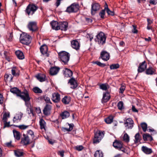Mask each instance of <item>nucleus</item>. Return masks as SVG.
Listing matches in <instances>:
<instances>
[{"mask_svg": "<svg viewBox=\"0 0 157 157\" xmlns=\"http://www.w3.org/2000/svg\"><path fill=\"white\" fill-rule=\"evenodd\" d=\"M23 137L22 138L21 143L24 145H26L30 143V140L29 136L24 134L23 135Z\"/></svg>", "mask_w": 157, "mask_h": 157, "instance_id": "4468645a", "label": "nucleus"}, {"mask_svg": "<svg viewBox=\"0 0 157 157\" xmlns=\"http://www.w3.org/2000/svg\"><path fill=\"white\" fill-rule=\"evenodd\" d=\"M39 124L40 125L41 129H45V128L46 126V123L43 119L41 118L40 119Z\"/></svg>", "mask_w": 157, "mask_h": 157, "instance_id": "473e14b6", "label": "nucleus"}, {"mask_svg": "<svg viewBox=\"0 0 157 157\" xmlns=\"http://www.w3.org/2000/svg\"><path fill=\"white\" fill-rule=\"evenodd\" d=\"M29 109L30 110V112H28V113L29 114H32L33 116H34L35 115L34 113H33V110L32 108H29Z\"/></svg>", "mask_w": 157, "mask_h": 157, "instance_id": "338daca9", "label": "nucleus"}, {"mask_svg": "<svg viewBox=\"0 0 157 157\" xmlns=\"http://www.w3.org/2000/svg\"><path fill=\"white\" fill-rule=\"evenodd\" d=\"M105 9L102 10L99 13V15L101 18H104L105 15Z\"/></svg>", "mask_w": 157, "mask_h": 157, "instance_id": "5fc2aeb1", "label": "nucleus"}, {"mask_svg": "<svg viewBox=\"0 0 157 157\" xmlns=\"http://www.w3.org/2000/svg\"><path fill=\"white\" fill-rule=\"evenodd\" d=\"M71 44L72 48L76 50H77L79 49L80 45L78 41L74 40L71 42Z\"/></svg>", "mask_w": 157, "mask_h": 157, "instance_id": "412c9836", "label": "nucleus"}, {"mask_svg": "<svg viewBox=\"0 0 157 157\" xmlns=\"http://www.w3.org/2000/svg\"><path fill=\"white\" fill-rule=\"evenodd\" d=\"M113 117L112 116H110L105 120V122L108 124H110L113 121Z\"/></svg>", "mask_w": 157, "mask_h": 157, "instance_id": "a19ab883", "label": "nucleus"}, {"mask_svg": "<svg viewBox=\"0 0 157 157\" xmlns=\"http://www.w3.org/2000/svg\"><path fill=\"white\" fill-rule=\"evenodd\" d=\"M113 146L116 149L125 152L126 150L123 146L122 143L119 141L115 140L113 143Z\"/></svg>", "mask_w": 157, "mask_h": 157, "instance_id": "0eeeda50", "label": "nucleus"}, {"mask_svg": "<svg viewBox=\"0 0 157 157\" xmlns=\"http://www.w3.org/2000/svg\"><path fill=\"white\" fill-rule=\"evenodd\" d=\"M36 78L40 82L44 81L45 80V75L44 74H38L36 76Z\"/></svg>", "mask_w": 157, "mask_h": 157, "instance_id": "7c9ffc66", "label": "nucleus"}, {"mask_svg": "<svg viewBox=\"0 0 157 157\" xmlns=\"http://www.w3.org/2000/svg\"><path fill=\"white\" fill-rule=\"evenodd\" d=\"M141 140V137L140 136V134L139 133H136L135 136L134 143L135 144H138L140 142Z\"/></svg>", "mask_w": 157, "mask_h": 157, "instance_id": "c9c22d12", "label": "nucleus"}, {"mask_svg": "<svg viewBox=\"0 0 157 157\" xmlns=\"http://www.w3.org/2000/svg\"><path fill=\"white\" fill-rule=\"evenodd\" d=\"M15 54L18 59H23L25 58V56L23 52L20 50H17L15 52Z\"/></svg>", "mask_w": 157, "mask_h": 157, "instance_id": "a878e982", "label": "nucleus"}, {"mask_svg": "<svg viewBox=\"0 0 157 157\" xmlns=\"http://www.w3.org/2000/svg\"><path fill=\"white\" fill-rule=\"evenodd\" d=\"M62 101L64 104H68L71 101V98L69 96H65L62 99Z\"/></svg>", "mask_w": 157, "mask_h": 157, "instance_id": "2f4dec72", "label": "nucleus"}, {"mask_svg": "<svg viewBox=\"0 0 157 157\" xmlns=\"http://www.w3.org/2000/svg\"><path fill=\"white\" fill-rule=\"evenodd\" d=\"M64 74L65 77H70L72 76L73 73L72 71L70 70L66 69Z\"/></svg>", "mask_w": 157, "mask_h": 157, "instance_id": "c85d7f7f", "label": "nucleus"}, {"mask_svg": "<svg viewBox=\"0 0 157 157\" xmlns=\"http://www.w3.org/2000/svg\"><path fill=\"white\" fill-rule=\"evenodd\" d=\"M94 156L95 157H103V154L101 151L97 150L95 152Z\"/></svg>", "mask_w": 157, "mask_h": 157, "instance_id": "58836bf2", "label": "nucleus"}, {"mask_svg": "<svg viewBox=\"0 0 157 157\" xmlns=\"http://www.w3.org/2000/svg\"><path fill=\"white\" fill-rule=\"evenodd\" d=\"M68 125L69 126V128H66L63 127L62 130H66L68 132H69L71 131L73 128L74 124H69L68 123Z\"/></svg>", "mask_w": 157, "mask_h": 157, "instance_id": "4c0bfd02", "label": "nucleus"}, {"mask_svg": "<svg viewBox=\"0 0 157 157\" xmlns=\"http://www.w3.org/2000/svg\"><path fill=\"white\" fill-rule=\"evenodd\" d=\"M13 38V35L12 33H8L6 36L7 40L9 41H11L12 40Z\"/></svg>", "mask_w": 157, "mask_h": 157, "instance_id": "37998d69", "label": "nucleus"}, {"mask_svg": "<svg viewBox=\"0 0 157 157\" xmlns=\"http://www.w3.org/2000/svg\"><path fill=\"white\" fill-rule=\"evenodd\" d=\"M38 7L34 4L29 5L26 10V13L29 15H32L37 10Z\"/></svg>", "mask_w": 157, "mask_h": 157, "instance_id": "39448f33", "label": "nucleus"}, {"mask_svg": "<svg viewBox=\"0 0 157 157\" xmlns=\"http://www.w3.org/2000/svg\"><path fill=\"white\" fill-rule=\"evenodd\" d=\"M68 27V23L66 22H59V28L62 30L66 31Z\"/></svg>", "mask_w": 157, "mask_h": 157, "instance_id": "4be33fe9", "label": "nucleus"}, {"mask_svg": "<svg viewBox=\"0 0 157 157\" xmlns=\"http://www.w3.org/2000/svg\"><path fill=\"white\" fill-rule=\"evenodd\" d=\"M4 122V128H5L6 127H9L10 126V122H7V121H3Z\"/></svg>", "mask_w": 157, "mask_h": 157, "instance_id": "13d9d810", "label": "nucleus"}, {"mask_svg": "<svg viewBox=\"0 0 157 157\" xmlns=\"http://www.w3.org/2000/svg\"><path fill=\"white\" fill-rule=\"evenodd\" d=\"M125 90V86H123L121 87L120 88V91L119 92L121 93H123L124 91Z\"/></svg>", "mask_w": 157, "mask_h": 157, "instance_id": "052dcab7", "label": "nucleus"}, {"mask_svg": "<svg viewBox=\"0 0 157 157\" xmlns=\"http://www.w3.org/2000/svg\"><path fill=\"white\" fill-rule=\"evenodd\" d=\"M110 96L108 92H106L103 94L102 102H106L109 99Z\"/></svg>", "mask_w": 157, "mask_h": 157, "instance_id": "bb28decb", "label": "nucleus"}, {"mask_svg": "<svg viewBox=\"0 0 157 157\" xmlns=\"http://www.w3.org/2000/svg\"><path fill=\"white\" fill-rule=\"evenodd\" d=\"M68 83L70 84L71 86V88L72 89H74L77 86V83L75 78H71L69 80Z\"/></svg>", "mask_w": 157, "mask_h": 157, "instance_id": "aec40b11", "label": "nucleus"}, {"mask_svg": "<svg viewBox=\"0 0 157 157\" xmlns=\"http://www.w3.org/2000/svg\"><path fill=\"white\" fill-rule=\"evenodd\" d=\"M64 151H59L58 152V154L60 155L61 157H63L64 156Z\"/></svg>", "mask_w": 157, "mask_h": 157, "instance_id": "774afa93", "label": "nucleus"}, {"mask_svg": "<svg viewBox=\"0 0 157 157\" xmlns=\"http://www.w3.org/2000/svg\"><path fill=\"white\" fill-rule=\"evenodd\" d=\"M15 155L17 157H19L22 156L23 154V152L20 151L19 150H17L14 151Z\"/></svg>", "mask_w": 157, "mask_h": 157, "instance_id": "c03bdc74", "label": "nucleus"}, {"mask_svg": "<svg viewBox=\"0 0 157 157\" xmlns=\"http://www.w3.org/2000/svg\"><path fill=\"white\" fill-rule=\"evenodd\" d=\"M28 126H29L28 125H21L17 126V127L21 129H25L27 128L28 127Z\"/></svg>", "mask_w": 157, "mask_h": 157, "instance_id": "6e6d98bb", "label": "nucleus"}, {"mask_svg": "<svg viewBox=\"0 0 157 157\" xmlns=\"http://www.w3.org/2000/svg\"><path fill=\"white\" fill-rule=\"evenodd\" d=\"M52 99L55 102H58L60 100V94L57 92L53 93L52 96Z\"/></svg>", "mask_w": 157, "mask_h": 157, "instance_id": "6ab92c4d", "label": "nucleus"}, {"mask_svg": "<svg viewBox=\"0 0 157 157\" xmlns=\"http://www.w3.org/2000/svg\"><path fill=\"white\" fill-rule=\"evenodd\" d=\"M94 63L97 64L98 65V66L102 67H104L105 66V64L103 63H102L100 62L97 61L94 62Z\"/></svg>", "mask_w": 157, "mask_h": 157, "instance_id": "603ef678", "label": "nucleus"}, {"mask_svg": "<svg viewBox=\"0 0 157 157\" xmlns=\"http://www.w3.org/2000/svg\"><path fill=\"white\" fill-rule=\"evenodd\" d=\"M14 136V138L17 140H19L21 138V134L20 133L15 130H13Z\"/></svg>", "mask_w": 157, "mask_h": 157, "instance_id": "72a5a7b5", "label": "nucleus"}, {"mask_svg": "<svg viewBox=\"0 0 157 157\" xmlns=\"http://www.w3.org/2000/svg\"><path fill=\"white\" fill-rule=\"evenodd\" d=\"M83 148V147L82 146H79L76 147V149L78 151H80L82 150Z\"/></svg>", "mask_w": 157, "mask_h": 157, "instance_id": "69168bd1", "label": "nucleus"}, {"mask_svg": "<svg viewBox=\"0 0 157 157\" xmlns=\"http://www.w3.org/2000/svg\"><path fill=\"white\" fill-rule=\"evenodd\" d=\"M117 107L119 110H121L123 109L124 107L123 102L121 101H119L117 104Z\"/></svg>", "mask_w": 157, "mask_h": 157, "instance_id": "8fccbe9b", "label": "nucleus"}, {"mask_svg": "<svg viewBox=\"0 0 157 157\" xmlns=\"http://www.w3.org/2000/svg\"><path fill=\"white\" fill-rule=\"evenodd\" d=\"M22 114L21 113H17L14 117L13 121L14 122H17L18 121H20L22 116Z\"/></svg>", "mask_w": 157, "mask_h": 157, "instance_id": "393cba45", "label": "nucleus"}, {"mask_svg": "<svg viewBox=\"0 0 157 157\" xmlns=\"http://www.w3.org/2000/svg\"><path fill=\"white\" fill-rule=\"evenodd\" d=\"M148 134H144L143 135V139L144 141H147V137Z\"/></svg>", "mask_w": 157, "mask_h": 157, "instance_id": "bf43d9fd", "label": "nucleus"}, {"mask_svg": "<svg viewBox=\"0 0 157 157\" xmlns=\"http://www.w3.org/2000/svg\"><path fill=\"white\" fill-rule=\"evenodd\" d=\"M10 91L12 93L16 94L17 96L20 97L27 104L30 100L28 92L27 90H25L24 92H21V91L16 87L12 88Z\"/></svg>", "mask_w": 157, "mask_h": 157, "instance_id": "f257e3e1", "label": "nucleus"}, {"mask_svg": "<svg viewBox=\"0 0 157 157\" xmlns=\"http://www.w3.org/2000/svg\"><path fill=\"white\" fill-rule=\"evenodd\" d=\"M17 69L16 67H13L11 70L12 74L14 76H16L17 75V74L16 73Z\"/></svg>", "mask_w": 157, "mask_h": 157, "instance_id": "864d4df0", "label": "nucleus"}, {"mask_svg": "<svg viewBox=\"0 0 157 157\" xmlns=\"http://www.w3.org/2000/svg\"><path fill=\"white\" fill-rule=\"evenodd\" d=\"M96 37L99 43L103 44L105 43L106 36L104 33L100 32L96 36Z\"/></svg>", "mask_w": 157, "mask_h": 157, "instance_id": "1a4fd4ad", "label": "nucleus"}, {"mask_svg": "<svg viewBox=\"0 0 157 157\" xmlns=\"http://www.w3.org/2000/svg\"><path fill=\"white\" fill-rule=\"evenodd\" d=\"M141 126L144 132H145L147 131V124L143 122L141 124Z\"/></svg>", "mask_w": 157, "mask_h": 157, "instance_id": "a18cd8bd", "label": "nucleus"}, {"mask_svg": "<svg viewBox=\"0 0 157 157\" xmlns=\"http://www.w3.org/2000/svg\"><path fill=\"white\" fill-rule=\"evenodd\" d=\"M133 29L132 30V32L134 33H137V30L136 29V25H133Z\"/></svg>", "mask_w": 157, "mask_h": 157, "instance_id": "4d7b16f0", "label": "nucleus"}, {"mask_svg": "<svg viewBox=\"0 0 157 157\" xmlns=\"http://www.w3.org/2000/svg\"><path fill=\"white\" fill-rule=\"evenodd\" d=\"M27 135H28V136H29V135H30L31 138L32 139H33L34 136V132L31 130H29L27 131Z\"/></svg>", "mask_w": 157, "mask_h": 157, "instance_id": "3c124183", "label": "nucleus"}, {"mask_svg": "<svg viewBox=\"0 0 157 157\" xmlns=\"http://www.w3.org/2000/svg\"><path fill=\"white\" fill-rule=\"evenodd\" d=\"M59 58L65 64H67L69 60L70 55L65 51H62L58 53Z\"/></svg>", "mask_w": 157, "mask_h": 157, "instance_id": "f03ea898", "label": "nucleus"}, {"mask_svg": "<svg viewBox=\"0 0 157 157\" xmlns=\"http://www.w3.org/2000/svg\"><path fill=\"white\" fill-rule=\"evenodd\" d=\"M48 143L52 145L55 142V140H52L50 139H48Z\"/></svg>", "mask_w": 157, "mask_h": 157, "instance_id": "680f3d73", "label": "nucleus"}, {"mask_svg": "<svg viewBox=\"0 0 157 157\" xmlns=\"http://www.w3.org/2000/svg\"><path fill=\"white\" fill-rule=\"evenodd\" d=\"M88 38H89L90 40L91 41L93 39V36L91 34H88L86 36Z\"/></svg>", "mask_w": 157, "mask_h": 157, "instance_id": "0e129e2a", "label": "nucleus"}, {"mask_svg": "<svg viewBox=\"0 0 157 157\" xmlns=\"http://www.w3.org/2000/svg\"><path fill=\"white\" fill-rule=\"evenodd\" d=\"M60 68L59 67H52L50 70V74L52 75H56L59 72Z\"/></svg>", "mask_w": 157, "mask_h": 157, "instance_id": "a211bd4d", "label": "nucleus"}, {"mask_svg": "<svg viewBox=\"0 0 157 157\" xmlns=\"http://www.w3.org/2000/svg\"><path fill=\"white\" fill-rule=\"evenodd\" d=\"M145 73L147 75H153L156 73V70L154 68L150 67L145 71Z\"/></svg>", "mask_w": 157, "mask_h": 157, "instance_id": "5701e85b", "label": "nucleus"}, {"mask_svg": "<svg viewBox=\"0 0 157 157\" xmlns=\"http://www.w3.org/2000/svg\"><path fill=\"white\" fill-rule=\"evenodd\" d=\"M42 98L47 103H49L50 104H52V102L50 101V98L46 95H43L42 97Z\"/></svg>", "mask_w": 157, "mask_h": 157, "instance_id": "de8ad7c7", "label": "nucleus"}, {"mask_svg": "<svg viewBox=\"0 0 157 157\" xmlns=\"http://www.w3.org/2000/svg\"><path fill=\"white\" fill-rule=\"evenodd\" d=\"M51 24L52 28L53 29L58 30L59 29V23L56 21H52L51 22Z\"/></svg>", "mask_w": 157, "mask_h": 157, "instance_id": "b1692460", "label": "nucleus"}, {"mask_svg": "<svg viewBox=\"0 0 157 157\" xmlns=\"http://www.w3.org/2000/svg\"><path fill=\"white\" fill-rule=\"evenodd\" d=\"M33 91L35 93L37 94H40L42 93V90L37 87H34L33 89Z\"/></svg>", "mask_w": 157, "mask_h": 157, "instance_id": "79ce46f5", "label": "nucleus"}, {"mask_svg": "<svg viewBox=\"0 0 157 157\" xmlns=\"http://www.w3.org/2000/svg\"><path fill=\"white\" fill-rule=\"evenodd\" d=\"M28 28L30 31L33 32L36 31L38 29L36 23L35 21L30 22L28 25Z\"/></svg>", "mask_w": 157, "mask_h": 157, "instance_id": "9d476101", "label": "nucleus"}, {"mask_svg": "<svg viewBox=\"0 0 157 157\" xmlns=\"http://www.w3.org/2000/svg\"><path fill=\"white\" fill-rule=\"evenodd\" d=\"M109 86L106 83L102 84L99 86L100 88L103 90H106L109 88Z\"/></svg>", "mask_w": 157, "mask_h": 157, "instance_id": "e433bc0d", "label": "nucleus"}, {"mask_svg": "<svg viewBox=\"0 0 157 157\" xmlns=\"http://www.w3.org/2000/svg\"><path fill=\"white\" fill-rule=\"evenodd\" d=\"M133 121L130 118L126 119L124 122L125 127L128 129L132 128L133 126Z\"/></svg>", "mask_w": 157, "mask_h": 157, "instance_id": "f8f14e48", "label": "nucleus"}, {"mask_svg": "<svg viewBox=\"0 0 157 157\" xmlns=\"http://www.w3.org/2000/svg\"><path fill=\"white\" fill-rule=\"evenodd\" d=\"M70 116V113L67 111L62 112L60 114V116L62 119H64Z\"/></svg>", "mask_w": 157, "mask_h": 157, "instance_id": "c756f323", "label": "nucleus"}, {"mask_svg": "<svg viewBox=\"0 0 157 157\" xmlns=\"http://www.w3.org/2000/svg\"><path fill=\"white\" fill-rule=\"evenodd\" d=\"M104 136V134L103 132L99 131L96 132L94 135V143L97 144L98 143L102 138Z\"/></svg>", "mask_w": 157, "mask_h": 157, "instance_id": "6e6552de", "label": "nucleus"}, {"mask_svg": "<svg viewBox=\"0 0 157 157\" xmlns=\"http://www.w3.org/2000/svg\"><path fill=\"white\" fill-rule=\"evenodd\" d=\"M40 50L42 55H45L47 57L49 56L48 54L47 53L48 48L46 45L44 44L42 45L40 48Z\"/></svg>", "mask_w": 157, "mask_h": 157, "instance_id": "2eb2a0df", "label": "nucleus"}, {"mask_svg": "<svg viewBox=\"0 0 157 157\" xmlns=\"http://www.w3.org/2000/svg\"><path fill=\"white\" fill-rule=\"evenodd\" d=\"M79 5L76 3H74L67 8L66 11L69 13H75L79 10Z\"/></svg>", "mask_w": 157, "mask_h": 157, "instance_id": "7ed1b4c3", "label": "nucleus"}, {"mask_svg": "<svg viewBox=\"0 0 157 157\" xmlns=\"http://www.w3.org/2000/svg\"><path fill=\"white\" fill-rule=\"evenodd\" d=\"M142 150L144 153L147 154H150L152 152V151L151 148H148L146 146H142Z\"/></svg>", "mask_w": 157, "mask_h": 157, "instance_id": "cd10ccee", "label": "nucleus"}, {"mask_svg": "<svg viewBox=\"0 0 157 157\" xmlns=\"http://www.w3.org/2000/svg\"><path fill=\"white\" fill-rule=\"evenodd\" d=\"M120 65L118 64H114L110 65V69L111 70L117 69L119 67Z\"/></svg>", "mask_w": 157, "mask_h": 157, "instance_id": "49530a36", "label": "nucleus"}, {"mask_svg": "<svg viewBox=\"0 0 157 157\" xmlns=\"http://www.w3.org/2000/svg\"><path fill=\"white\" fill-rule=\"evenodd\" d=\"M10 117V113L8 112L5 113L3 115L2 121H7V118H9Z\"/></svg>", "mask_w": 157, "mask_h": 157, "instance_id": "ea45409f", "label": "nucleus"}, {"mask_svg": "<svg viewBox=\"0 0 157 157\" xmlns=\"http://www.w3.org/2000/svg\"><path fill=\"white\" fill-rule=\"evenodd\" d=\"M38 7L34 4L29 5L26 10V13L29 15H32L37 10Z\"/></svg>", "mask_w": 157, "mask_h": 157, "instance_id": "423d86ee", "label": "nucleus"}, {"mask_svg": "<svg viewBox=\"0 0 157 157\" xmlns=\"http://www.w3.org/2000/svg\"><path fill=\"white\" fill-rule=\"evenodd\" d=\"M147 64L145 61H144L140 64L138 69V72H142L144 71L147 67Z\"/></svg>", "mask_w": 157, "mask_h": 157, "instance_id": "f3484780", "label": "nucleus"}, {"mask_svg": "<svg viewBox=\"0 0 157 157\" xmlns=\"http://www.w3.org/2000/svg\"><path fill=\"white\" fill-rule=\"evenodd\" d=\"M35 110L36 113L38 114L40 113H41L40 109L39 107L35 108Z\"/></svg>", "mask_w": 157, "mask_h": 157, "instance_id": "e2e57ef3", "label": "nucleus"}, {"mask_svg": "<svg viewBox=\"0 0 157 157\" xmlns=\"http://www.w3.org/2000/svg\"><path fill=\"white\" fill-rule=\"evenodd\" d=\"M110 58L109 54L106 51H102L100 54V58H101L104 61H107Z\"/></svg>", "mask_w": 157, "mask_h": 157, "instance_id": "ddd939ff", "label": "nucleus"}, {"mask_svg": "<svg viewBox=\"0 0 157 157\" xmlns=\"http://www.w3.org/2000/svg\"><path fill=\"white\" fill-rule=\"evenodd\" d=\"M20 41L21 43L28 45L31 42L30 36L24 34H21L20 38Z\"/></svg>", "mask_w": 157, "mask_h": 157, "instance_id": "20e7f679", "label": "nucleus"}, {"mask_svg": "<svg viewBox=\"0 0 157 157\" xmlns=\"http://www.w3.org/2000/svg\"><path fill=\"white\" fill-rule=\"evenodd\" d=\"M123 140L126 142H128L129 141V137L126 133H125L123 136Z\"/></svg>", "mask_w": 157, "mask_h": 157, "instance_id": "09e8293b", "label": "nucleus"}, {"mask_svg": "<svg viewBox=\"0 0 157 157\" xmlns=\"http://www.w3.org/2000/svg\"><path fill=\"white\" fill-rule=\"evenodd\" d=\"M100 7L99 4L97 3H95L91 5V13L92 15H94L96 12L99 10Z\"/></svg>", "mask_w": 157, "mask_h": 157, "instance_id": "9b49d317", "label": "nucleus"}, {"mask_svg": "<svg viewBox=\"0 0 157 157\" xmlns=\"http://www.w3.org/2000/svg\"><path fill=\"white\" fill-rule=\"evenodd\" d=\"M105 10L106 11L108 15L111 16H113L114 15V12L113 11H111L109 9L108 5L106 3H105Z\"/></svg>", "mask_w": 157, "mask_h": 157, "instance_id": "f704fd0d", "label": "nucleus"}, {"mask_svg": "<svg viewBox=\"0 0 157 157\" xmlns=\"http://www.w3.org/2000/svg\"><path fill=\"white\" fill-rule=\"evenodd\" d=\"M51 108L52 106L50 105L46 104L43 110L44 114L46 116L50 115Z\"/></svg>", "mask_w": 157, "mask_h": 157, "instance_id": "dca6fc26", "label": "nucleus"}]
</instances>
